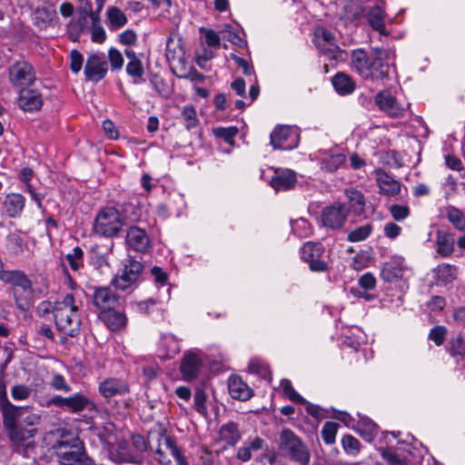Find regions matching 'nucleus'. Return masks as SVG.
I'll list each match as a JSON object with an SVG mask.
<instances>
[{
	"label": "nucleus",
	"instance_id": "obj_1",
	"mask_svg": "<svg viewBox=\"0 0 465 465\" xmlns=\"http://www.w3.org/2000/svg\"><path fill=\"white\" fill-rule=\"evenodd\" d=\"M390 51L384 48H373L370 54L363 49L351 52V66L363 79L384 81L389 78Z\"/></svg>",
	"mask_w": 465,
	"mask_h": 465
},
{
	"label": "nucleus",
	"instance_id": "obj_2",
	"mask_svg": "<svg viewBox=\"0 0 465 465\" xmlns=\"http://www.w3.org/2000/svg\"><path fill=\"white\" fill-rule=\"evenodd\" d=\"M278 447L281 454L299 465H309L311 452L307 445L290 429L279 435Z\"/></svg>",
	"mask_w": 465,
	"mask_h": 465
},
{
	"label": "nucleus",
	"instance_id": "obj_3",
	"mask_svg": "<svg viewBox=\"0 0 465 465\" xmlns=\"http://www.w3.org/2000/svg\"><path fill=\"white\" fill-rule=\"evenodd\" d=\"M14 415L15 414L3 418V424L7 430L10 441L15 448V451L27 458L30 452L35 448L34 439L37 429H26L22 427L21 424H14Z\"/></svg>",
	"mask_w": 465,
	"mask_h": 465
},
{
	"label": "nucleus",
	"instance_id": "obj_4",
	"mask_svg": "<svg viewBox=\"0 0 465 465\" xmlns=\"http://www.w3.org/2000/svg\"><path fill=\"white\" fill-rule=\"evenodd\" d=\"M149 447L156 454V459L162 464L171 462L170 457L174 459L177 465H187L185 457L176 444L174 438L163 433H150Z\"/></svg>",
	"mask_w": 465,
	"mask_h": 465
},
{
	"label": "nucleus",
	"instance_id": "obj_5",
	"mask_svg": "<svg viewBox=\"0 0 465 465\" xmlns=\"http://www.w3.org/2000/svg\"><path fill=\"white\" fill-rule=\"evenodd\" d=\"M124 225L119 212L114 207H107L96 215L94 230L95 233L104 237H114Z\"/></svg>",
	"mask_w": 465,
	"mask_h": 465
},
{
	"label": "nucleus",
	"instance_id": "obj_6",
	"mask_svg": "<svg viewBox=\"0 0 465 465\" xmlns=\"http://www.w3.org/2000/svg\"><path fill=\"white\" fill-rule=\"evenodd\" d=\"M143 270L142 262L129 257L124 261L123 270L113 279L112 284L118 290L125 291L140 280Z\"/></svg>",
	"mask_w": 465,
	"mask_h": 465
},
{
	"label": "nucleus",
	"instance_id": "obj_7",
	"mask_svg": "<svg viewBox=\"0 0 465 465\" xmlns=\"http://www.w3.org/2000/svg\"><path fill=\"white\" fill-rule=\"evenodd\" d=\"M8 76L14 86L25 88L33 85L36 79V73L29 62L20 60L9 67Z\"/></svg>",
	"mask_w": 465,
	"mask_h": 465
},
{
	"label": "nucleus",
	"instance_id": "obj_8",
	"mask_svg": "<svg viewBox=\"0 0 465 465\" xmlns=\"http://www.w3.org/2000/svg\"><path fill=\"white\" fill-rule=\"evenodd\" d=\"M349 215V209L345 203H334L324 207L321 214L322 225L330 230H341Z\"/></svg>",
	"mask_w": 465,
	"mask_h": 465
},
{
	"label": "nucleus",
	"instance_id": "obj_9",
	"mask_svg": "<svg viewBox=\"0 0 465 465\" xmlns=\"http://www.w3.org/2000/svg\"><path fill=\"white\" fill-rule=\"evenodd\" d=\"M54 319L56 328L70 337H75L80 333L81 319L74 311L55 309L54 311Z\"/></svg>",
	"mask_w": 465,
	"mask_h": 465
},
{
	"label": "nucleus",
	"instance_id": "obj_10",
	"mask_svg": "<svg viewBox=\"0 0 465 465\" xmlns=\"http://www.w3.org/2000/svg\"><path fill=\"white\" fill-rule=\"evenodd\" d=\"M324 247L319 242H306L301 249L302 259L309 264L312 272H322L328 270V264L322 260Z\"/></svg>",
	"mask_w": 465,
	"mask_h": 465
},
{
	"label": "nucleus",
	"instance_id": "obj_11",
	"mask_svg": "<svg viewBox=\"0 0 465 465\" xmlns=\"http://www.w3.org/2000/svg\"><path fill=\"white\" fill-rule=\"evenodd\" d=\"M298 143L299 134L291 126L275 127L271 134V144L274 149L292 150Z\"/></svg>",
	"mask_w": 465,
	"mask_h": 465
},
{
	"label": "nucleus",
	"instance_id": "obj_12",
	"mask_svg": "<svg viewBox=\"0 0 465 465\" xmlns=\"http://www.w3.org/2000/svg\"><path fill=\"white\" fill-rule=\"evenodd\" d=\"M108 71L104 53H94L88 56L84 65V76L87 81L97 83L105 77Z\"/></svg>",
	"mask_w": 465,
	"mask_h": 465
},
{
	"label": "nucleus",
	"instance_id": "obj_13",
	"mask_svg": "<svg viewBox=\"0 0 465 465\" xmlns=\"http://www.w3.org/2000/svg\"><path fill=\"white\" fill-rule=\"evenodd\" d=\"M203 367L200 356L194 351H185L180 362V371L186 381L195 380Z\"/></svg>",
	"mask_w": 465,
	"mask_h": 465
},
{
	"label": "nucleus",
	"instance_id": "obj_14",
	"mask_svg": "<svg viewBox=\"0 0 465 465\" xmlns=\"http://www.w3.org/2000/svg\"><path fill=\"white\" fill-rule=\"evenodd\" d=\"M75 445L70 452H60V463L62 465H95L94 461L87 456L83 442L74 440Z\"/></svg>",
	"mask_w": 465,
	"mask_h": 465
},
{
	"label": "nucleus",
	"instance_id": "obj_15",
	"mask_svg": "<svg viewBox=\"0 0 465 465\" xmlns=\"http://www.w3.org/2000/svg\"><path fill=\"white\" fill-rule=\"evenodd\" d=\"M125 241L128 249L137 252L144 253L150 247V238L147 232L137 226L129 228Z\"/></svg>",
	"mask_w": 465,
	"mask_h": 465
},
{
	"label": "nucleus",
	"instance_id": "obj_16",
	"mask_svg": "<svg viewBox=\"0 0 465 465\" xmlns=\"http://www.w3.org/2000/svg\"><path fill=\"white\" fill-rule=\"evenodd\" d=\"M119 303V297L108 287H100L94 290L93 304L100 312L115 308Z\"/></svg>",
	"mask_w": 465,
	"mask_h": 465
},
{
	"label": "nucleus",
	"instance_id": "obj_17",
	"mask_svg": "<svg viewBox=\"0 0 465 465\" xmlns=\"http://www.w3.org/2000/svg\"><path fill=\"white\" fill-rule=\"evenodd\" d=\"M110 459L117 463H141L143 456L133 452L131 447L125 441H120L110 450Z\"/></svg>",
	"mask_w": 465,
	"mask_h": 465
},
{
	"label": "nucleus",
	"instance_id": "obj_18",
	"mask_svg": "<svg viewBox=\"0 0 465 465\" xmlns=\"http://www.w3.org/2000/svg\"><path fill=\"white\" fill-rule=\"evenodd\" d=\"M43 104L42 94L38 90L27 86L22 88L19 95V106L24 111H36Z\"/></svg>",
	"mask_w": 465,
	"mask_h": 465
},
{
	"label": "nucleus",
	"instance_id": "obj_19",
	"mask_svg": "<svg viewBox=\"0 0 465 465\" xmlns=\"http://www.w3.org/2000/svg\"><path fill=\"white\" fill-rule=\"evenodd\" d=\"M100 393L106 399L129 392V385L121 379L109 378L99 384Z\"/></svg>",
	"mask_w": 465,
	"mask_h": 465
},
{
	"label": "nucleus",
	"instance_id": "obj_20",
	"mask_svg": "<svg viewBox=\"0 0 465 465\" xmlns=\"http://www.w3.org/2000/svg\"><path fill=\"white\" fill-rule=\"evenodd\" d=\"M376 182L379 185L381 194L387 196H393L401 192V184L399 181L395 180L391 175L381 169L375 171Z\"/></svg>",
	"mask_w": 465,
	"mask_h": 465
},
{
	"label": "nucleus",
	"instance_id": "obj_21",
	"mask_svg": "<svg viewBox=\"0 0 465 465\" xmlns=\"http://www.w3.org/2000/svg\"><path fill=\"white\" fill-rule=\"evenodd\" d=\"M99 319L112 331L123 330L127 323V317L124 312L114 309L99 312Z\"/></svg>",
	"mask_w": 465,
	"mask_h": 465
},
{
	"label": "nucleus",
	"instance_id": "obj_22",
	"mask_svg": "<svg viewBox=\"0 0 465 465\" xmlns=\"http://www.w3.org/2000/svg\"><path fill=\"white\" fill-rule=\"evenodd\" d=\"M54 434L58 439L54 443L53 449L55 450L56 457L60 460V452H70L73 449V445H75L74 440H79V438L64 428L57 429Z\"/></svg>",
	"mask_w": 465,
	"mask_h": 465
},
{
	"label": "nucleus",
	"instance_id": "obj_23",
	"mask_svg": "<svg viewBox=\"0 0 465 465\" xmlns=\"http://www.w3.org/2000/svg\"><path fill=\"white\" fill-rule=\"evenodd\" d=\"M25 198L20 193H8L3 202V210L10 218L19 217L25 208Z\"/></svg>",
	"mask_w": 465,
	"mask_h": 465
},
{
	"label": "nucleus",
	"instance_id": "obj_24",
	"mask_svg": "<svg viewBox=\"0 0 465 465\" xmlns=\"http://www.w3.org/2000/svg\"><path fill=\"white\" fill-rule=\"evenodd\" d=\"M436 252L441 257L450 256L455 250V239L451 232L443 230L436 232Z\"/></svg>",
	"mask_w": 465,
	"mask_h": 465
},
{
	"label": "nucleus",
	"instance_id": "obj_25",
	"mask_svg": "<svg viewBox=\"0 0 465 465\" xmlns=\"http://www.w3.org/2000/svg\"><path fill=\"white\" fill-rule=\"evenodd\" d=\"M228 391L232 398L242 401L252 396V390L238 376H231L228 381Z\"/></svg>",
	"mask_w": 465,
	"mask_h": 465
},
{
	"label": "nucleus",
	"instance_id": "obj_26",
	"mask_svg": "<svg viewBox=\"0 0 465 465\" xmlns=\"http://www.w3.org/2000/svg\"><path fill=\"white\" fill-rule=\"evenodd\" d=\"M297 182L296 174L292 170L275 172L270 184L275 191H287L294 187Z\"/></svg>",
	"mask_w": 465,
	"mask_h": 465
},
{
	"label": "nucleus",
	"instance_id": "obj_27",
	"mask_svg": "<svg viewBox=\"0 0 465 465\" xmlns=\"http://www.w3.org/2000/svg\"><path fill=\"white\" fill-rule=\"evenodd\" d=\"M375 103L379 108L391 116L401 114V108L398 105L396 99L390 94L380 92L375 96Z\"/></svg>",
	"mask_w": 465,
	"mask_h": 465
},
{
	"label": "nucleus",
	"instance_id": "obj_28",
	"mask_svg": "<svg viewBox=\"0 0 465 465\" xmlns=\"http://www.w3.org/2000/svg\"><path fill=\"white\" fill-rule=\"evenodd\" d=\"M402 271L403 260L395 258L383 264L381 275L385 282H392L401 278Z\"/></svg>",
	"mask_w": 465,
	"mask_h": 465
},
{
	"label": "nucleus",
	"instance_id": "obj_29",
	"mask_svg": "<svg viewBox=\"0 0 465 465\" xmlns=\"http://www.w3.org/2000/svg\"><path fill=\"white\" fill-rule=\"evenodd\" d=\"M367 21L370 26L378 31L381 35H387L388 32L385 28L384 11L378 5L371 7L366 14Z\"/></svg>",
	"mask_w": 465,
	"mask_h": 465
},
{
	"label": "nucleus",
	"instance_id": "obj_30",
	"mask_svg": "<svg viewBox=\"0 0 465 465\" xmlns=\"http://www.w3.org/2000/svg\"><path fill=\"white\" fill-rule=\"evenodd\" d=\"M4 282L12 285V292L33 288L32 281L20 270L11 271L10 274L4 278Z\"/></svg>",
	"mask_w": 465,
	"mask_h": 465
},
{
	"label": "nucleus",
	"instance_id": "obj_31",
	"mask_svg": "<svg viewBox=\"0 0 465 465\" xmlns=\"http://www.w3.org/2000/svg\"><path fill=\"white\" fill-rule=\"evenodd\" d=\"M345 194L348 198L349 212L351 211L356 215L362 214L365 208V197L361 192L350 188L345 190Z\"/></svg>",
	"mask_w": 465,
	"mask_h": 465
},
{
	"label": "nucleus",
	"instance_id": "obj_32",
	"mask_svg": "<svg viewBox=\"0 0 465 465\" xmlns=\"http://www.w3.org/2000/svg\"><path fill=\"white\" fill-rule=\"evenodd\" d=\"M16 409L19 411L15 412V415H14V424H21L22 427L27 425L33 428V426L37 425L40 422V416L34 413L28 406H16Z\"/></svg>",
	"mask_w": 465,
	"mask_h": 465
},
{
	"label": "nucleus",
	"instance_id": "obj_33",
	"mask_svg": "<svg viewBox=\"0 0 465 465\" xmlns=\"http://www.w3.org/2000/svg\"><path fill=\"white\" fill-rule=\"evenodd\" d=\"M335 91L341 94H351L355 89V83L351 76L344 73L336 74L331 79Z\"/></svg>",
	"mask_w": 465,
	"mask_h": 465
},
{
	"label": "nucleus",
	"instance_id": "obj_34",
	"mask_svg": "<svg viewBox=\"0 0 465 465\" xmlns=\"http://www.w3.org/2000/svg\"><path fill=\"white\" fill-rule=\"evenodd\" d=\"M433 272L438 283L448 284L452 282L457 277V268L449 263L438 265Z\"/></svg>",
	"mask_w": 465,
	"mask_h": 465
},
{
	"label": "nucleus",
	"instance_id": "obj_35",
	"mask_svg": "<svg viewBox=\"0 0 465 465\" xmlns=\"http://www.w3.org/2000/svg\"><path fill=\"white\" fill-rule=\"evenodd\" d=\"M94 403L84 395L77 393L74 396L67 397L65 410L72 412H80L84 410H91Z\"/></svg>",
	"mask_w": 465,
	"mask_h": 465
},
{
	"label": "nucleus",
	"instance_id": "obj_36",
	"mask_svg": "<svg viewBox=\"0 0 465 465\" xmlns=\"http://www.w3.org/2000/svg\"><path fill=\"white\" fill-rule=\"evenodd\" d=\"M220 437L228 445L234 446L241 439L238 425L235 422L223 424L219 430Z\"/></svg>",
	"mask_w": 465,
	"mask_h": 465
},
{
	"label": "nucleus",
	"instance_id": "obj_37",
	"mask_svg": "<svg viewBox=\"0 0 465 465\" xmlns=\"http://www.w3.org/2000/svg\"><path fill=\"white\" fill-rule=\"evenodd\" d=\"M13 296L15 302L16 307L22 311L25 312L33 306V297H34V289H25L20 291H13Z\"/></svg>",
	"mask_w": 465,
	"mask_h": 465
},
{
	"label": "nucleus",
	"instance_id": "obj_38",
	"mask_svg": "<svg viewBox=\"0 0 465 465\" xmlns=\"http://www.w3.org/2000/svg\"><path fill=\"white\" fill-rule=\"evenodd\" d=\"M106 14L109 26L113 30L119 29L127 24L128 20L126 15L120 8L116 6L109 7Z\"/></svg>",
	"mask_w": 465,
	"mask_h": 465
},
{
	"label": "nucleus",
	"instance_id": "obj_39",
	"mask_svg": "<svg viewBox=\"0 0 465 465\" xmlns=\"http://www.w3.org/2000/svg\"><path fill=\"white\" fill-rule=\"evenodd\" d=\"M446 216L455 229L465 232V213L461 210L452 205L447 206Z\"/></svg>",
	"mask_w": 465,
	"mask_h": 465
},
{
	"label": "nucleus",
	"instance_id": "obj_40",
	"mask_svg": "<svg viewBox=\"0 0 465 465\" xmlns=\"http://www.w3.org/2000/svg\"><path fill=\"white\" fill-rule=\"evenodd\" d=\"M0 409L2 411L3 418L9 415H13L14 412L19 411L16 406L12 404L7 398L6 394V384L4 377H0Z\"/></svg>",
	"mask_w": 465,
	"mask_h": 465
},
{
	"label": "nucleus",
	"instance_id": "obj_41",
	"mask_svg": "<svg viewBox=\"0 0 465 465\" xmlns=\"http://www.w3.org/2000/svg\"><path fill=\"white\" fill-rule=\"evenodd\" d=\"M56 17L57 13L54 5L35 10V19L39 25H51Z\"/></svg>",
	"mask_w": 465,
	"mask_h": 465
},
{
	"label": "nucleus",
	"instance_id": "obj_42",
	"mask_svg": "<svg viewBox=\"0 0 465 465\" xmlns=\"http://www.w3.org/2000/svg\"><path fill=\"white\" fill-rule=\"evenodd\" d=\"M345 159L346 156L343 153L329 155L322 161V169L330 173H333L343 164Z\"/></svg>",
	"mask_w": 465,
	"mask_h": 465
},
{
	"label": "nucleus",
	"instance_id": "obj_43",
	"mask_svg": "<svg viewBox=\"0 0 465 465\" xmlns=\"http://www.w3.org/2000/svg\"><path fill=\"white\" fill-rule=\"evenodd\" d=\"M358 431L368 441H371L374 436L377 435L378 426L371 420L363 419L358 422Z\"/></svg>",
	"mask_w": 465,
	"mask_h": 465
},
{
	"label": "nucleus",
	"instance_id": "obj_44",
	"mask_svg": "<svg viewBox=\"0 0 465 465\" xmlns=\"http://www.w3.org/2000/svg\"><path fill=\"white\" fill-rule=\"evenodd\" d=\"M315 45L322 54H331L333 60L338 61L342 59L344 51L335 44L328 45L325 42L315 40Z\"/></svg>",
	"mask_w": 465,
	"mask_h": 465
},
{
	"label": "nucleus",
	"instance_id": "obj_45",
	"mask_svg": "<svg viewBox=\"0 0 465 465\" xmlns=\"http://www.w3.org/2000/svg\"><path fill=\"white\" fill-rule=\"evenodd\" d=\"M372 232V225L371 223L364 224L357 227L349 232L347 240L351 242H361L367 239Z\"/></svg>",
	"mask_w": 465,
	"mask_h": 465
},
{
	"label": "nucleus",
	"instance_id": "obj_46",
	"mask_svg": "<svg viewBox=\"0 0 465 465\" xmlns=\"http://www.w3.org/2000/svg\"><path fill=\"white\" fill-rule=\"evenodd\" d=\"M6 247L10 252L18 254L23 252V240L18 233H10L6 237Z\"/></svg>",
	"mask_w": 465,
	"mask_h": 465
},
{
	"label": "nucleus",
	"instance_id": "obj_47",
	"mask_svg": "<svg viewBox=\"0 0 465 465\" xmlns=\"http://www.w3.org/2000/svg\"><path fill=\"white\" fill-rule=\"evenodd\" d=\"M338 424L332 421H328L323 425L322 430V437L326 444H332L335 441Z\"/></svg>",
	"mask_w": 465,
	"mask_h": 465
},
{
	"label": "nucleus",
	"instance_id": "obj_48",
	"mask_svg": "<svg viewBox=\"0 0 465 465\" xmlns=\"http://www.w3.org/2000/svg\"><path fill=\"white\" fill-rule=\"evenodd\" d=\"M213 134L216 137L223 138L226 143L232 144L233 138L238 134V128L235 126L228 128L219 127L213 130Z\"/></svg>",
	"mask_w": 465,
	"mask_h": 465
},
{
	"label": "nucleus",
	"instance_id": "obj_49",
	"mask_svg": "<svg viewBox=\"0 0 465 465\" xmlns=\"http://www.w3.org/2000/svg\"><path fill=\"white\" fill-rule=\"evenodd\" d=\"M186 129L190 130L198 124L196 111L193 106H185L182 112Z\"/></svg>",
	"mask_w": 465,
	"mask_h": 465
},
{
	"label": "nucleus",
	"instance_id": "obj_50",
	"mask_svg": "<svg viewBox=\"0 0 465 465\" xmlns=\"http://www.w3.org/2000/svg\"><path fill=\"white\" fill-rule=\"evenodd\" d=\"M108 60L113 71H118L123 68L124 57L119 50L116 48H110L108 51Z\"/></svg>",
	"mask_w": 465,
	"mask_h": 465
},
{
	"label": "nucleus",
	"instance_id": "obj_51",
	"mask_svg": "<svg viewBox=\"0 0 465 465\" xmlns=\"http://www.w3.org/2000/svg\"><path fill=\"white\" fill-rule=\"evenodd\" d=\"M151 84L153 88L157 91V93L162 96H169L172 93V89L167 82L158 75H154L151 79Z\"/></svg>",
	"mask_w": 465,
	"mask_h": 465
},
{
	"label": "nucleus",
	"instance_id": "obj_52",
	"mask_svg": "<svg viewBox=\"0 0 465 465\" xmlns=\"http://www.w3.org/2000/svg\"><path fill=\"white\" fill-rule=\"evenodd\" d=\"M341 442H342V446L347 453L355 455L360 451V442L353 436L345 435L342 438Z\"/></svg>",
	"mask_w": 465,
	"mask_h": 465
},
{
	"label": "nucleus",
	"instance_id": "obj_53",
	"mask_svg": "<svg viewBox=\"0 0 465 465\" xmlns=\"http://www.w3.org/2000/svg\"><path fill=\"white\" fill-rule=\"evenodd\" d=\"M132 447L133 452L137 453L138 455L141 456L143 452H144L145 450H147L148 448H150L149 441L146 442L145 439L140 434L133 435Z\"/></svg>",
	"mask_w": 465,
	"mask_h": 465
},
{
	"label": "nucleus",
	"instance_id": "obj_54",
	"mask_svg": "<svg viewBox=\"0 0 465 465\" xmlns=\"http://www.w3.org/2000/svg\"><path fill=\"white\" fill-rule=\"evenodd\" d=\"M126 73L131 77L142 78L144 74V69L141 59L133 62H128L126 65Z\"/></svg>",
	"mask_w": 465,
	"mask_h": 465
},
{
	"label": "nucleus",
	"instance_id": "obj_55",
	"mask_svg": "<svg viewBox=\"0 0 465 465\" xmlns=\"http://www.w3.org/2000/svg\"><path fill=\"white\" fill-rule=\"evenodd\" d=\"M32 390L24 384L15 385L11 390V395L15 401L25 400L30 397Z\"/></svg>",
	"mask_w": 465,
	"mask_h": 465
},
{
	"label": "nucleus",
	"instance_id": "obj_56",
	"mask_svg": "<svg viewBox=\"0 0 465 465\" xmlns=\"http://www.w3.org/2000/svg\"><path fill=\"white\" fill-rule=\"evenodd\" d=\"M450 351L453 356H465V341L457 336L450 341Z\"/></svg>",
	"mask_w": 465,
	"mask_h": 465
},
{
	"label": "nucleus",
	"instance_id": "obj_57",
	"mask_svg": "<svg viewBox=\"0 0 465 465\" xmlns=\"http://www.w3.org/2000/svg\"><path fill=\"white\" fill-rule=\"evenodd\" d=\"M390 212L396 221H401L407 218L410 214V209L406 205L392 204L390 207Z\"/></svg>",
	"mask_w": 465,
	"mask_h": 465
},
{
	"label": "nucleus",
	"instance_id": "obj_58",
	"mask_svg": "<svg viewBox=\"0 0 465 465\" xmlns=\"http://www.w3.org/2000/svg\"><path fill=\"white\" fill-rule=\"evenodd\" d=\"M381 454L390 465H407L405 460L391 449L382 450Z\"/></svg>",
	"mask_w": 465,
	"mask_h": 465
},
{
	"label": "nucleus",
	"instance_id": "obj_59",
	"mask_svg": "<svg viewBox=\"0 0 465 465\" xmlns=\"http://www.w3.org/2000/svg\"><path fill=\"white\" fill-rule=\"evenodd\" d=\"M446 328L443 326L433 327L429 334V339L433 341L436 345H441L446 335Z\"/></svg>",
	"mask_w": 465,
	"mask_h": 465
},
{
	"label": "nucleus",
	"instance_id": "obj_60",
	"mask_svg": "<svg viewBox=\"0 0 465 465\" xmlns=\"http://www.w3.org/2000/svg\"><path fill=\"white\" fill-rule=\"evenodd\" d=\"M345 10L347 12L348 18L351 20L360 19L362 16L363 12H364L363 7L356 2L348 5L345 7Z\"/></svg>",
	"mask_w": 465,
	"mask_h": 465
},
{
	"label": "nucleus",
	"instance_id": "obj_61",
	"mask_svg": "<svg viewBox=\"0 0 465 465\" xmlns=\"http://www.w3.org/2000/svg\"><path fill=\"white\" fill-rule=\"evenodd\" d=\"M70 69L73 73L77 74L83 65V55L82 54L77 50H72L70 53Z\"/></svg>",
	"mask_w": 465,
	"mask_h": 465
},
{
	"label": "nucleus",
	"instance_id": "obj_62",
	"mask_svg": "<svg viewBox=\"0 0 465 465\" xmlns=\"http://www.w3.org/2000/svg\"><path fill=\"white\" fill-rule=\"evenodd\" d=\"M205 401H206L205 392L201 389L196 390V391L194 393V406H195V410L201 414H203L206 412Z\"/></svg>",
	"mask_w": 465,
	"mask_h": 465
},
{
	"label": "nucleus",
	"instance_id": "obj_63",
	"mask_svg": "<svg viewBox=\"0 0 465 465\" xmlns=\"http://www.w3.org/2000/svg\"><path fill=\"white\" fill-rule=\"evenodd\" d=\"M119 41L124 45H134L137 42V35L132 29L125 30L119 35Z\"/></svg>",
	"mask_w": 465,
	"mask_h": 465
},
{
	"label": "nucleus",
	"instance_id": "obj_64",
	"mask_svg": "<svg viewBox=\"0 0 465 465\" xmlns=\"http://www.w3.org/2000/svg\"><path fill=\"white\" fill-rule=\"evenodd\" d=\"M359 285L365 291L372 290L376 286V279L372 273L366 272L359 279Z\"/></svg>",
	"mask_w": 465,
	"mask_h": 465
}]
</instances>
